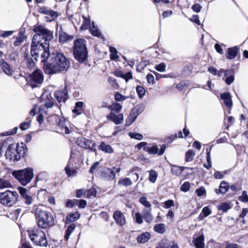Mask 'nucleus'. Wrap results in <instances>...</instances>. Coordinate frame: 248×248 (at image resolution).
I'll return each instance as SVG.
<instances>
[{
  "label": "nucleus",
  "instance_id": "obj_7",
  "mask_svg": "<svg viewBox=\"0 0 248 248\" xmlns=\"http://www.w3.org/2000/svg\"><path fill=\"white\" fill-rule=\"evenodd\" d=\"M33 31L35 34L32 39L43 42L44 43H49L53 38V32L42 25L34 26Z\"/></svg>",
  "mask_w": 248,
  "mask_h": 248
},
{
  "label": "nucleus",
  "instance_id": "obj_56",
  "mask_svg": "<svg viewBox=\"0 0 248 248\" xmlns=\"http://www.w3.org/2000/svg\"><path fill=\"white\" fill-rule=\"evenodd\" d=\"M114 98L115 100L117 101H123L127 99L128 97L124 96L120 93L116 92L115 94Z\"/></svg>",
  "mask_w": 248,
  "mask_h": 248
},
{
  "label": "nucleus",
  "instance_id": "obj_43",
  "mask_svg": "<svg viewBox=\"0 0 248 248\" xmlns=\"http://www.w3.org/2000/svg\"><path fill=\"white\" fill-rule=\"evenodd\" d=\"M195 156V153L191 150H189L186 153V161L191 162L192 161L194 156Z\"/></svg>",
  "mask_w": 248,
  "mask_h": 248
},
{
  "label": "nucleus",
  "instance_id": "obj_40",
  "mask_svg": "<svg viewBox=\"0 0 248 248\" xmlns=\"http://www.w3.org/2000/svg\"><path fill=\"white\" fill-rule=\"evenodd\" d=\"M232 208V206L229 203L223 202L217 206L219 210H221L224 212H226Z\"/></svg>",
  "mask_w": 248,
  "mask_h": 248
},
{
  "label": "nucleus",
  "instance_id": "obj_39",
  "mask_svg": "<svg viewBox=\"0 0 248 248\" xmlns=\"http://www.w3.org/2000/svg\"><path fill=\"white\" fill-rule=\"evenodd\" d=\"M31 119L30 117H28L26 121L20 124L19 127L22 130H25L28 129L31 125Z\"/></svg>",
  "mask_w": 248,
  "mask_h": 248
},
{
  "label": "nucleus",
  "instance_id": "obj_24",
  "mask_svg": "<svg viewBox=\"0 0 248 248\" xmlns=\"http://www.w3.org/2000/svg\"><path fill=\"white\" fill-rule=\"evenodd\" d=\"M24 57L28 67L30 69L33 68L34 66L35 62L37 61L34 60V58L31 56V54H29L28 53H25Z\"/></svg>",
  "mask_w": 248,
  "mask_h": 248
},
{
  "label": "nucleus",
  "instance_id": "obj_51",
  "mask_svg": "<svg viewBox=\"0 0 248 248\" xmlns=\"http://www.w3.org/2000/svg\"><path fill=\"white\" fill-rule=\"evenodd\" d=\"M140 202L142 204L145 209L150 208L151 205L150 203L147 200V198L145 197L142 196L140 199Z\"/></svg>",
  "mask_w": 248,
  "mask_h": 248
},
{
  "label": "nucleus",
  "instance_id": "obj_49",
  "mask_svg": "<svg viewBox=\"0 0 248 248\" xmlns=\"http://www.w3.org/2000/svg\"><path fill=\"white\" fill-rule=\"evenodd\" d=\"M40 114L38 115L37 117V121L40 123V124H41L43 123V121H44V115H43V113L44 112L45 115H47V113H46V110H44V108H39V111Z\"/></svg>",
  "mask_w": 248,
  "mask_h": 248
},
{
  "label": "nucleus",
  "instance_id": "obj_5",
  "mask_svg": "<svg viewBox=\"0 0 248 248\" xmlns=\"http://www.w3.org/2000/svg\"><path fill=\"white\" fill-rule=\"evenodd\" d=\"M73 53L75 58L80 62H82L87 59L88 51L84 39L79 38L75 40Z\"/></svg>",
  "mask_w": 248,
  "mask_h": 248
},
{
  "label": "nucleus",
  "instance_id": "obj_30",
  "mask_svg": "<svg viewBox=\"0 0 248 248\" xmlns=\"http://www.w3.org/2000/svg\"><path fill=\"white\" fill-rule=\"evenodd\" d=\"M98 149L106 153L111 154L113 152V150L111 146L108 144H106L103 141L100 143Z\"/></svg>",
  "mask_w": 248,
  "mask_h": 248
},
{
  "label": "nucleus",
  "instance_id": "obj_59",
  "mask_svg": "<svg viewBox=\"0 0 248 248\" xmlns=\"http://www.w3.org/2000/svg\"><path fill=\"white\" fill-rule=\"evenodd\" d=\"M239 201L243 202H248V195L246 191H243L242 194L238 198Z\"/></svg>",
  "mask_w": 248,
  "mask_h": 248
},
{
  "label": "nucleus",
  "instance_id": "obj_42",
  "mask_svg": "<svg viewBox=\"0 0 248 248\" xmlns=\"http://www.w3.org/2000/svg\"><path fill=\"white\" fill-rule=\"evenodd\" d=\"M12 186V184L8 180L0 178V189L9 188Z\"/></svg>",
  "mask_w": 248,
  "mask_h": 248
},
{
  "label": "nucleus",
  "instance_id": "obj_57",
  "mask_svg": "<svg viewBox=\"0 0 248 248\" xmlns=\"http://www.w3.org/2000/svg\"><path fill=\"white\" fill-rule=\"evenodd\" d=\"M166 65L165 63L161 62L158 64H156L155 66V68L160 72H164L166 70Z\"/></svg>",
  "mask_w": 248,
  "mask_h": 248
},
{
  "label": "nucleus",
  "instance_id": "obj_20",
  "mask_svg": "<svg viewBox=\"0 0 248 248\" xmlns=\"http://www.w3.org/2000/svg\"><path fill=\"white\" fill-rule=\"evenodd\" d=\"M234 70L233 69L226 70L225 73V81L227 85H231L234 80Z\"/></svg>",
  "mask_w": 248,
  "mask_h": 248
},
{
  "label": "nucleus",
  "instance_id": "obj_55",
  "mask_svg": "<svg viewBox=\"0 0 248 248\" xmlns=\"http://www.w3.org/2000/svg\"><path fill=\"white\" fill-rule=\"evenodd\" d=\"M128 135L131 138L139 140H142L143 138V136L141 134L135 132H129Z\"/></svg>",
  "mask_w": 248,
  "mask_h": 248
},
{
  "label": "nucleus",
  "instance_id": "obj_26",
  "mask_svg": "<svg viewBox=\"0 0 248 248\" xmlns=\"http://www.w3.org/2000/svg\"><path fill=\"white\" fill-rule=\"evenodd\" d=\"M229 188L228 183L225 181H222L219 185V189H216L215 192L216 193H221L222 194L226 193Z\"/></svg>",
  "mask_w": 248,
  "mask_h": 248
},
{
  "label": "nucleus",
  "instance_id": "obj_29",
  "mask_svg": "<svg viewBox=\"0 0 248 248\" xmlns=\"http://www.w3.org/2000/svg\"><path fill=\"white\" fill-rule=\"evenodd\" d=\"M143 217L144 218L146 222L148 223L151 222L153 217L151 214V208L148 209H144L142 210Z\"/></svg>",
  "mask_w": 248,
  "mask_h": 248
},
{
  "label": "nucleus",
  "instance_id": "obj_1",
  "mask_svg": "<svg viewBox=\"0 0 248 248\" xmlns=\"http://www.w3.org/2000/svg\"><path fill=\"white\" fill-rule=\"evenodd\" d=\"M46 62H45V72L48 75L66 71L70 66L69 60L61 52L50 54Z\"/></svg>",
  "mask_w": 248,
  "mask_h": 248
},
{
  "label": "nucleus",
  "instance_id": "obj_61",
  "mask_svg": "<svg viewBox=\"0 0 248 248\" xmlns=\"http://www.w3.org/2000/svg\"><path fill=\"white\" fill-rule=\"evenodd\" d=\"M149 144L146 142H141L137 145V147L139 150L143 149V151L145 152V149L148 148Z\"/></svg>",
  "mask_w": 248,
  "mask_h": 248
},
{
  "label": "nucleus",
  "instance_id": "obj_8",
  "mask_svg": "<svg viewBox=\"0 0 248 248\" xmlns=\"http://www.w3.org/2000/svg\"><path fill=\"white\" fill-rule=\"evenodd\" d=\"M13 176L23 186H26L32 179L33 170L31 168L15 170L12 172Z\"/></svg>",
  "mask_w": 248,
  "mask_h": 248
},
{
  "label": "nucleus",
  "instance_id": "obj_53",
  "mask_svg": "<svg viewBox=\"0 0 248 248\" xmlns=\"http://www.w3.org/2000/svg\"><path fill=\"white\" fill-rule=\"evenodd\" d=\"M110 108L112 111H114L116 113H119L120 111L122 109V106L119 103H114L112 104Z\"/></svg>",
  "mask_w": 248,
  "mask_h": 248
},
{
  "label": "nucleus",
  "instance_id": "obj_18",
  "mask_svg": "<svg viewBox=\"0 0 248 248\" xmlns=\"http://www.w3.org/2000/svg\"><path fill=\"white\" fill-rule=\"evenodd\" d=\"M113 217L118 225L122 226L125 224L126 222L125 217L121 211H115Z\"/></svg>",
  "mask_w": 248,
  "mask_h": 248
},
{
  "label": "nucleus",
  "instance_id": "obj_32",
  "mask_svg": "<svg viewBox=\"0 0 248 248\" xmlns=\"http://www.w3.org/2000/svg\"><path fill=\"white\" fill-rule=\"evenodd\" d=\"M47 100H45L44 102V106H41V108H44L45 107L46 108H51L54 105L53 99L51 97L50 94L46 96Z\"/></svg>",
  "mask_w": 248,
  "mask_h": 248
},
{
  "label": "nucleus",
  "instance_id": "obj_17",
  "mask_svg": "<svg viewBox=\"0 0 248 248\" xmlns=\"http://www.w3.org/2000/svg\"><path fill=\"white\" fill-rule=\"evenodd\" d=\"M56 100L59 102H65L68 97V92L65 88L62 90L56 91L54 93Z\"/></svg>",
  "mask_w": 248,
  "mask_h": 248
},
{
  "label": "nucleus",
  "instance_id": "obj_46",
  "mask_svg": "<svg viewBox=\"0 0 248 248\" xmlns=\"http://www.w3.org/2000/svg\"><path fill=\"white\" fill-rule=\"evenodd\" d=\"M109 51L110 52V58L111 60H116L119 58V56L117 55V50L115 47H109Z\"/></svg>",
  "mask_w": 248,
  "mask_h": 248
},
{
  "label": "nucleus",
  "instance_id": "obj_37",
  "mask_svg": "<svg viewBox=\"0 0 248 248\" xmlns=\"http://www.w3.org/2000/svg\"><path fill=\"white\" fill-rule=\"evenodd\" d=\"M154 230L155 232L162 234L166 231L165 224L163 223L156 224L154 226Z\"/></svg>",
  "mask_w": 248,
  "mask_h": 248
},
{
  "label": "nucleus",
  "instance_id": "obj_4",
  "mask_svg": "<svg viewBox=\"0 0 248 248\" xmlns=\"http://www.w3.org/2000/svg\"><path fill=\"white\" fill-rule=\"evenodd\" d=\"M24 146L23 143L9 145L5 155L6 159L14 162L19 161L25 154Z\"/></svg>",
  "mask_w": 248,
  "mask_h": 248
},
{
  "label": "nucleus",
  "instance_id": "obj_64",
  "mask_svg": "<svg viewBox=\"0 0 248 248\" xmlns=\"http://www.w3.org/2000/svg\"><path fill=\"white\" fill-rule=\"evenodd\" d=\"M245 217L248 218V208H243L242 213L239 215V218H244Z\"/></svg>",
  "mask_w": 248,
  "mask_h": 248
},
{
  "label": "nucleus",
  "instance_id": "obj_14",
  "mask_svg": "<svg viewBox=\"0 0 248 248\" xmlns=\"http://www.w3.org/2000/svg\"><path fill=\"white\" fill-rule=\"evenodd\" d=\"M17 189L21 196L22 197L23 200L24 201L25 203L27 205L31 204L32 202V198L29 194V192L27 190L26 188L21 186H19L17 188Z\"/></svg>",
  "mask_w": 248,
  "mask_h": 248
},
{
  "label": "nucleus",
  "instance_id": "obj_41",
  "mask_svg": "<svg viewBox=\"0 0 248 248\" xmlns=\"http://www.w3.org/2000/svg\"><path fill=\"white\" fill-rule=\"evenodd\" d=\"M83 21L82 25L80 27L81 30H85L87 29L91 25L90 20L87 17H86L84 16H82Z\"/></svg>",
  "mask_w": 248,
  "mask_h": 248
},
{
  "label": "nucleus",
  "instance_id": "obj_52",
  "mask_svg": "<svg viewBox=\"0 0 248 248\" xmlns=\"http://www.w3.org/2000/svg\"><path fill=\"white\" fill-rule=\"evenodd\" d=\"M90 32L91 34L94 36H96L97 37H100L101 36V34L100 32L99 31L98 29H97L93 25L92 27L90 28Z\"/></svg>",
  "mask_w": 248,
  "mask_h": 248
},
{
  "label": "nucleus",
  "instance_id": "obj_3",
  "mask_svg": "<svg viewBox=\"0 0 248 248\" xmlns=\"http://www.w3.org/2000/svg\"><path fill=\"white\" fill-rule=\"evenodd\" d=\"M38 226L43 229L52 226L54 224V219L52 214L45 210L43 206L37 207L35 211Z\"/></svg>",
  "mask_w": 248,
  "mask_h": 248
},
{
  "label": "nucleus",
  "instance_id": "obj_6",
  "mask_svg": "<svg viewBox=\"0 0 248 248\" xmlns=\"http://www.w3.org/2000/svg\"><path fill=\"white\" fill-rule=\"evenodd\" d=\"M33 31L35 34L32 39L43 42L44 43H49L53 38V32L42 25L34 26Z\"/></svg>",
  "mask_w": 248,
  "mask_h": 248
},
{
  "label": "nucleus",
  "instance_id": "obj_21",
  "mask_svg": "<svg viewBox=\"0 0 248 248\" xmlns=\"http://www.w3.org/2000/svg\"><path fill=\"white\" fill-rule=\"evenodd\" d=\"M0 65L5 74L9 76L12 75L13 72V70L11 69L9 64L4 60H1L0 61Z\"/></svg>",
  "mask_w": 248,
  "mask_h": 248
},
{
  "label": "nucleus",
  "instance_id": "obj_25",
  "mask_svg": "<svg viewBox=\"0 0 248 248\" xmlns=\"http://www.w3.org/2000/svg\"><path fill=\"white\" fill-rule=\"evenodd\" d=\"M185 169H189L192 170L193 168L184 167H179L177 166L173 165L171 168V172L172 174L177 176H179L181 174L183 171Z\"/></svg>",
  "mask_w": 248,
  "mask_h": 248
},
{
  "label": "nucleus",
  "instance_id": "obj_50",
  "mask_svg": "<svg viewBox=\"0 0 248 248\" xmlns=\"http://www.w3.org/2000/svg\"><path fill=\"white\" fill-rule=\"evenodd\" d=\"M26 36L23 34H20L17 36L15 41L14 44L15 46H18L23 43L26 40Z\"/></svg>",
  "mask_w": 248,
  "mask_h": 248
},
{
  "label": "nucleus",
  "instance_id": "obj_28",
  "mask_svg": "<svg viewBox=\"0 0 248 248\" xmlns=\"http://www.w3.org/2000/svg\"><path fill=\"white\" fill-rule=\"evenodd\" d=\"M151 238V234L148 232L142 233L137 237V240L140 243H145Z\"/></svg>",
  "mask_w": 248,
  "mask_h": 248
},
{
  "label": "nucleus",
  "instance_id": "obj_60",
  "mask_svg": "<svg viewBox=\"0 0 248 248\" xmlns=\"http://www.w3.org/2000/svg\"><path fill=\"white\" fill-rule=\"evenodd\" d=\"M227 173L226 171H216L214 173V177L217 179H221L224 178V175Z\"/></svg>",
  "mask_w": 248,
  "mask_h": 248
},
{
  "label": "nucleus",
  "instance_id": "obj_45",
  "mask_svg": "<svg viewBox=\"0 0 248 248\" xmlns=\"http://www.w3.org/2000/svg\"><path fill=\"white\" fill-rule=\"evenodd\" d=\"M136 110L137 109H135V108L131 110L130 114V117H129V119H131V121L129 124H127L128 125H130L132 123H133L135 121L138 115L140 114Z\"/></svg>",
  "mask_w": 248,
  "mask_h": 248
},
{
  "label": "nucleus",
  "instance_id": "obj_31",
  "mask_svg": "<svg viewBox=\"0 0 248 248\" xmlns=\"http://www.w3.org/2000/svg\"><path fill=\"white\" fill-rule=\"evenodd\" d=\"M80 217V214L78 212H76L75 213L69 214L66 217V223L73 222L77 220Z\"/></svg>",
  "mask_w": 248,
  "mask_h": 248
},
{
  "label": "nucleus",
  "instance_id": "obj_27",
  "mask_svg": "<svg viewBox=\"0 0 248 248\" xmlns=\"http://www.w3.org/2000/svg\"><path fill=\"white\" fill-rule=\"evenodd\" d=\"M73 39V36L69 35L64 32L60 33L59 37V42L62 44L71 41Z\"/></svg>",
  "mask_w": 248,
  "mask_h": 248
},
{
  "label": "nucleus",
  "instance_id": "obj_9",
  "mask_svg": "<svg viewBox=\"0 0 248 248\" xmlns=\"http://www.w3.org/2000/svg\"><path fill=\"white\" fill-rule=\"evenodd\" d=\"M31 240L36 246H46L47 241L45 232L39 229H31L28 230Z\"/></svg>",
  "mask_w": 248,
  "mask_h": 248
},
{
  "label": "nucleus",
  "instance_id": "obj_48",
  "mask_svg": "<svg viewBox=\"0 0 248 248\" xmlns=\"http://www.w3.org/2000/svg\"><path fill=\"white\" fill-rule=\"evenodd\" d=\"M220 245V248H238V245L236 244L231 243L228 241H225Z\"/></svg>",
  "mask_w": 248,
  "mask_h": 248
},
{
  "label": "nucleus",
  "instance_id": "obj_58",
  "mask_svg": "<svg viewBox=\"0 0 248 248\" xmlns=\"http://www.w3.org/2000/svg\"><path fill=\"white\" fill-rule=\"evenodd\" d=\"M157 178V174L154 170H151L149 171V180L152 182L155 183L156 181Z\"/></svg>",
  "mask_w": 248,
  "mask_h": 248
},
{
  "label": "nucleus",
  "instance_id": "obj_34",
  "mask_svg": "<svg viewBox=\"0 0 248 248\" xmlns=\"http://www.w3.org/2000/svg\"><path fill=\"white\" fill-rule=\"evenodd\" d=\"M104 172L105 175H107V178L108 179L111 180L115 179L116 176L114 173V170L109 168H107L105 169Z\"/></svg>",
  "mask_w": 248,
  "mask_h": 248
},
{
  "label": "nucleus",
  "instance_id": "obj_63",
  "mask_svg": "<svg viewBox=\"0 0 248 248\" xmlns=\"http://www.w3.org/2000/svg\"><path fill=\"white\" fill-rule=\"evenodd\" d=\"M190 183L188 182H185L181 186V190L184 192H187L190 188Z\"/></svg>",
  "mask_w": 248,
  "mask_h": 248
},
{
  "label": "nucleus",
  "instance_id": "obj_2",
  "mask_svg": "<svg viewBox=\"0 0 248 248\" xmlns=\"http://www.w3.org/2000/svg\"><path fill=\"white\" fill-rule=\"evenodd\" d=\"M49 46V43L48 42L44 43L43 42L32 39L31 53L34 60L37 61L40 55L41 62H45L50 55Z\"/></svg>",
  "mask_w": 248,
  "mask_h": 248
},
{
  "label": "nucleus",
  "instance_id": "obj_36",
  "mask_svg": "<svg viewBox=\"0 0 248 248\" xmlns=\"http://www.w3.org/2000/svg\"><path fill=\"white\" fill-rule=\"evenodd\" d=\"M76 227V225L75 224H71L67 228L65 234L64 235V239L65 240H68L70 235L72 233V232L74 231Z\"/></svg>",
  "mask_w": 248,
  "mask_h": 248
},
{
  "label": "nucleus",
  "instance_id": "obj_33",
  "mask_svg": "<svg viewBox=\"0 0 248 248\" xmlns=\"http://www.w3.org/2000/svg\"><path fill=\"white\" fill-rule=\"evenodd\" d=\"M65 170L66 174L69 177L74 176L77 173V171L74 169L73 167H72L69 164L66 165V167L65 168Z\"/></svg>",
  "mask_w": 248,
  "mask_h": 248
},
{
  "label": "nucleus",
  "instance_id": "obj_12",
  "mask_svg": "<svg viewBox=\"0 0 248 248\" xmlns=\"http://www.w3.org/2000/svg\"><path fill=\"white\" fill-rule=\"evenodd\" d=\"M77 144L80 147L90 149L93 152H96V144L93 141L82 137H78L76 140Z\"/></svg>",
  "mask_w": 248,
  "mask_h": 248
},
{
  "label": "nucleus",
  "instance_id": "obj_19",
  "mask_svg": "<svg viewBox=\"0 0 248 248\" xmlns=\"http://www.w3.org/2000/svg\"><path fill=\"white\" fill-rule=\"evenodd\" d=\"M239 50L240 48L238 46L229 48L226 54L227 59L230 60L234 59L237 55Z\"/></svg>",
  "mask_w": 248,
  "mask_h": 248
},
{
  "label": "nucleus",
  "instance_id": "obj_44",
  "mask_svg": "<svg viewBox=\"0 0 248 248\" xmlns=\"http://www.w3.org/2000/svg\"><path fill=\"white\" fill-rule=\"evenodd\" d=\"M118 184L124 186H129L132 185V182L128 178L120 179L118 181Z\"/></svg>",
  "mask_w": 248,
  "mask_h": 248
},
{
  "label": "nucleus",
  "instance_id": "obj_35",
  "mask_svg": "<svg viewBox=\"0 0 248 248\" xmlns=\"http://www.w3.org/2000/svg\"><path fill=\"white\" fill-rule=\"evenodd\" d=\"M83 103L82 102H78L75 104V108L73 109V113L79 115L81 114L83 111Z\"/></svg>",
  "mask_w": 248,
  "mask_h": 248
},
{
  "label": "nucleus",
  "instance_id": "obj_38",
  "mask_svg": "<svg viewBox=\"0 0 248 248\" xmlns=\"http://www.w3.org/2000/svg\"><path fill=\"white\" fill-rule=\"evenodd\" d=\"M158 151V148L155 144L153 145L151 147L148 146L147 149H145V152H147L149 155H155Z\"/></svg>",
  "mask_w": 248,
  "mask_h": 248
},
{
  "label": "nucleus",
  "instance_id": "obj_13",
  "mask_svg": "<svg viewBox=\"0 0 248 248\" xmlns=\"http://www.w3.org/2000/svg\"><path fill=\"white\" fill-rule=\"evenodd\" d=\"M39 12L46 16V18L47 22H51L54 20L58 16L57 12L46 6L40 7L39 9Z\"/></svg>",
  "mask_w": 248,
  "mask_h": 248
},
{
  "label": "nucleus",
  "instance_id": "obj_10",
  "mask_svg": "<svg viewBox=\"0 0 248 248\" xmlns=\"http://www.w3.org/2000/svg\"><path fill=\"white\" fill-rule=\"evenodd\" d=\"M18 194L16 191L6 190L0 193V202L4 205L11 206L17 201Z\"/></svg>",
  "mask_w": 248,
  "mask_h": 248
},
{
  "label": "nucleus",
  "instance_id": "obj_62",
  "mask_svg": "<svg viewBox=\"0 0 248 248\" xmlns=\"http://www.w3.org/2000/svg\"><path fill=\"white\" fill-rule=\"evenodd\" d=\"M96 194V190L94 188H92L87 191V197L91 198V197H95Z\"/></svg>",
  "mask_w": 248,
  "mask_h": 248
},
{
  "label": "nucleus",
  "instance_id": "obj_22",
  "mask_svg": "<svg viewBox=\"0 0 248 248\" xmlns=\"http://www.w3.org/2000/svg\"><path fill=\"white\" fill-rule=\"evenodd\" d=\"M220 98L223 100L225 105L228 108H231L232 105L231 94L229 93H224L220 95Z\"/></svg>",
  "mask_w": 248,
  "mask_h": 248
},
{
  "label": "nucleus",
  "instance_id": "obj_23",
  "mask_svg": "<svg viewBox=\"0 0 248 248\" xmlns=\"http://www.w3.org/2000/svg\"><path fill=\"white\" fill-rule=\"evenodd\" d=\"M204 237L203 234L196 237L193 240V243L196 248H204Z\"/></svg>",
  "mask_w": 248,
  "mask_h": 248
},
{
  "label": "nucleus",
  "instance_id": "obj_15",
  "mask_svg": "<svg viewBox=\"0 0 248 248\" xmlns=\"http://www.w3.org/2000/svg\"><path fill=\"white\" fill-rule=\"evenodd\" d=\"M50 118L54 119L56 121L58 125L61 127L64 130L65 134H68L70 133V130L67 126L65 125L64 124V121L63 119H60L57 115L55 114L49 116L48 121H50Z\"/></svg>",
  "mask_w": 248,
  "mask_h": 248
},
{
  "label": "nucleus",
  "instance_id": "obj_54",
  "mask_svg": "<svg viewBox=\"0 0 248 248\" xmlns=\"http://www.w3.org/2000/svg\"><path fill=\"white\" fill-rule=\"evenodd\" d=\"M136 91L140 98H141L144 95L145 90L141 86H138L136 87Z\"/></svg>",
  "mask_w": 248,
  "mask_h": 248
},
{
  "label": "nucleus",
  "instance_id": "obj_16",
  "mask_svg": "<svg viewBox=\"0 0 248 248\" xmlns=\"http://www.w3.org/2000/svg\"><path fill=\"white\" fill-rule=\"evenodd\" d=\"M107 118L116 124H122L124 121V116L123 114L116 115L114 113L111 112L107 115Z\"/></svg>",
  "mask_w": 248,
  "mask_h": 248
},
{
  "label": "nucleus",
  "instance_id": "obj_47",
  "mask_svg": "<svg viewBox=\"0 0 248 248\" xmlns=\"http://www.w3.org/2000/svg\"><path fill=\"white\" fill-rule=\"evenodd\" d=\"M211 211L210 209L208 207H204L203 208L202 213L200 215L199 217L201 218V219H202L203 218L211 214Z\"/></svg>",
  "mask_w": 248,
  "mask_h": 248
},
{
  "label": "nucleus",
  "instance_id": "obj_11",
  "mask_svg": "<svg viewBox=\"0 0 248 248\" xmlns=\"http://www.w3.org/2000/svg\"><path fill=\"white\" fill-rule=\"evenodd\" d=\"M44 80V76L40 70L37 69L28 78V82L32 88L38 87L41 84Z\"/></svg>",
  "mask_w": 248,
  "mask_h": 248
}]
</instances>
